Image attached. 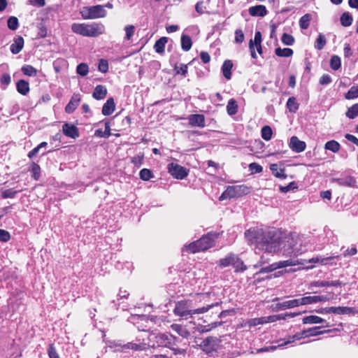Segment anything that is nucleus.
<instances>
[{"label":"nucleus","instance_id":"obj_41","mask_svg":"<svg viewBox=\"0 0 358 358\" xmlns=\"http://www.w3.org/2000/svg\"><path fill=\"white\" fill-rule=\"evenodd\" d=\"M261 134L263 139L269 141L272 138L273 131L269 126H264L261 130Z\"/></svg>","mask_w":358,"mask_h":358},{"label":"nucleus","instance_id":"obj_15","mask_svg":"<svg viewBox=\"0 0 358 358\" xmlns=\"http://www.w3.org/2000/svg\"><path fill=\"white\" fill-rule=\"evenodd\" d=\"M334 313L338 315H347L350 314L352 312V309L349 307H329L326 308L324 309L321 310L319 313Z\"/></svg>","mask_w":358,"mask_h":358},{"label":"nucleus","instance_id":"obj_64","mask_svg":"<svg viewBox=\"0 0 358 358\" xmlns=\"http://www.w3.org/2000/svg\"><path fill=\"white\" fill-rule=\"evenodd\" d=\"M249 169L252 173H261L263 170V168L259 164L253 162L249 164Z\"/></svg>","mask_w":358,"mask_h":358},{"label":"nucleus","instance_id":"obj_22","mask_svg":"<svg viewBox=\"0 0 358 358\" xmlns=\"http://www.w3.org/2000/svg\"><path fill=\"white\" fill-rule=\"evenodd\" d=\"M303 324H323V323H324L325 324L323 325V327H329L328 322H327L322 317L316 316V315H309V316H306V317H303Z\"/></svg>","mask_w":358,"mask_h":358},{"label":"nucleus","instance_id":"obj_49","mask_svg":"<svg viewBox=\"0 0 358 358\" xmlns=\"http://www.w3.org/2000/svg\"><path fill=\"white\" fill-rule=\"evenodd\" d=\"M8 27L14 31L16 30L19 27V22L16 17L11 16L8 18L7 22Z\"/></svg>","mask_w":358,"mask_h":358},{"label":"nucleus","instance_id":"obj_48","mask_svg":"<svg viewBox=\"0 0 358 358\" xmlns=\"http://www.w3.org/2000/svg\"><path fill=\"white\" fill-rule=\"evenodd\" d=\"M76 72L81 76H85L89 72L88 65L85 63H81L77 66Z\"/></svg>","mask_w":358,"mask_h":358},{"label":"nucleus","instance_id":"obj_54","mask_svg":"<svg viewBox=\"0 0 358 358\" xmlns=\"http://www.w3.org/2000/svg\"><path fill=\"white\" fill-rule=\"evenodd\" d=\"M31 172H32L33 178L36 180H38L40 178V173H41V168H40L39 165H38L35 162H33L31 164Z\"/></svg>","mask_w":358,"mask_h":358},{"label":"nucleus","instance_id":"obj_18","mask_svg":"<svg viewBox=\"0 0 358 358\" xmlns=\"http://www.w3.org/2000/svg\"><path fill=\"white\" fill-rule=\"evenodd\" d=\"M62 131L65 136L73 138H76L79 136L78 128L71 124H64L62 126Z\"/></svg>","mask_w":358,"mask_h":358},{"label":"nucleus","instance_id":"obj_19","mask_svg":"<svg viewBox=\"0 0 358 358\" xmlns=\"http://www.w3.org/2000/svg\"><path fill=\"white\" fill-rule=\"evenodd\" d=\"M24 39L20 36H17L14 38L13 43L10 45V52L14 54H18L24 47Z\"/></svg>","mask_w":358,"mask_h":358},{"label":"nucleus","instance_id":"obj_47","mask_svg":"<svg viewBox=\"0 0 358 358\" xmlns=\"http://www.w3.org/2000/svg\"><path fill=\"white\" fill-rule=\"evenodd\" d=\"M334 257H329L327 258L322 257L320 256H317L315 257H313L308 260L309 263H315V264H327L329 260L333 259Z\"/></svg>","mask_w":358,"mask_h":358},{"label":"nucleus","instance_id":"obj_16","mask_svg":"<svg viewBox=\"0 0 358 358\" xmlns=\"http://www.w3.org/2000/svg\"><path fill=\"white\" fill-rule=\"evenodd\" d=\"M306 147L304 141H300L296 136H292L289 141V148L295 152H301Z\"/></svg>","mask_w":358,"mask_h":358},{"label":"nucleus","instance_id":"obj_14","mask_svg":"<svg viewBox=\"0 0 358 358\" xmlns=\"http://www.w3.org/2000/svg\"><path fill=\"white\" fill-rule=\"evenodd\" d=\"M187 120L192 127L203 128L206 126L205 117L201 114H193L188 116Z\"/></svg>","mask_w":358,"mask_h":358},{"label":"nucleus","instance_id":"obj_28","mask_svg":"<svg viewBox=\"0 0 358 358\" xmlns=\"http://www.w3.org/2000/svg\"><path fill=\"white\" fill-rule=\"evenodd\" d=\"M233 67V64L230 60H226L222 64V71L223 76L227 80H229L231 77V69Z\"/></svg>","mask_w":358,"mask_h":358},{"label":"nucleus","instance_id":"obj_4","mask_svg":"<svg viewBox=\"0 0 358 358\" xmlns=\"http://www.w3.org/2000/svg\"><path fill=\"white\" fill-rule=\"evenodd\" d=\"M320 327H315L312 328H309L306 330L301 331L300 332H298L295 334L294 335L292 336H289L286 341H285L283 343L278 344V347L284 346L288 344H290L295 341H299L303 338H307L309 336H316L318 335H321L324 333L330 331L329 330L327 331H320Z\"/></svg>","mask_w":358,"mask_h":358},{"label":"nucleus","instance_id":"obj_62","mask_svg":"<svg viewBox=\"0 0 358 358\" xmlns=\"http://www.w3.org/2000/svg\"><path fill=\"white\" fill-rule=\"evenodd\" d=\"M328 287V280H317L310 283L309 288Z\"/></svg>","mask_w":358,"mask_h":358},{"label":"nucleus","instance_id":"obj_8","mask_svg":"<svg viewBox=\"0 0 358 358\" xmlns=\"http://www.w3.org/2000/svg\"><path fill=\"white\" fill-rule=\"evenodd\" d=\"M108 347L113 348L114 351H123L127 349L138 351L145 350L147 348V344L145 343H136L131 342L122 345L119 342L110 341L108 345Z\"/></svg>","mask_w":358,"mask_h":358},{"label":"nucleus","instance_id":"obj_50","mask_svg":"<svg viewBox=\"0 0 358 358\" xmlns=\"http://www.w3.org/2000/svg\"><path fill=\"white\" fill-rule=\"evenodd\" d=\"M246 324L250 327H255V326H257L259 324H265V319H264V317L250 319L247 321Z\"/></svg>","mask_w":358,"mask_h":358},{"label":"nucleus","instance_id":"obj_7","mask_svg":"<svg viewBox=\"0 0 358 358\" xmlns=\"http://www.w3.org/2000/svg\"><path fill=\"white\" fill-rule=\"evenodd\" d=\"M248 188L245 185L228 186L219 197L220 201L241 196L248 194Z\"/></svg>","mask_w":358,"mask_h":358},{"label":"nucleus","instance_id":"obj_29","mask_svg":"<svg viewBox=\"0 0 358 358\" xmlns=\"http://www.w3.org/2000/svg\"><path fill=\"white\" fill-rule=\"evenodd\" d=\"M168 41V38L166 37H162L159 40H157L155 45L154 49L157 53H162L165 51V45Z\"/></svg>","mask_w":358,"mask_h":358},{"label":"nucleus","instance_id":"obj_21","mask_svg":"<svg viewBox=\"0 0 358 358\" xmlns=\"http://www.w3.org/2000/svg\"><path fill=\"white\" fill-rule=\"evenodd\" d=\"M248 12L252 16L264 17L267 14L266 8L263 5H257L249 8Z\"/></svg>","mask_w":358,"mask_h":358},{"label":"nucleus","instance_id":"obj_23","mask_svg":"<svg viewBox=\"0 0 358 358\" xmlns=\"http://www.w3.org/2000/svg\"><path fill=\"white\" fill-rule=\"evenodd\" d=\"M262 43V34L260 31H257L255 34L254 40H250L249 43V48L251 52V56L252 58H256L257 55L255 51V45H259Z\"/></svg>","mask_w":358,"mask_h":358},{"label":"nucleus","instance_id":"obj_34","mask_svg":"<svg viewBox=\"0 0 358 358\" xmlns=\"http://www.w3.org/2000/svg\"><path fill=\"white\" fill-rule=\"evenodd\" d=\"M353 21L352 16L348 13H343L341 17V24L343 27H349L352 24Z\"/></svg>","mask_w":358,"mask_h":358},{"label":"nucleus","instance_id":"obj_32","mask_svg":"<svg viewBox=\"0 0 358 358\" xmlns=\"http://www.w3.org/2000/svg\"><path fill=\"white\" fill-rule=\"evenodd\" d=\"M340 148H341L340 144L334 140L327 141L324 145L325 150H330L335 153L338 152L339 151Z\"/></svg>","mask_w":358,"mask_h":358},{"label":"nucleus","instance_id":"obj_26","mask_svg":"<svg viewBox=\"0 0 358 358\" xmlns=\"http://www.w3.org/2000/svg\"><path fill=\"white\" fill-rule=\"evenodd\" d=\"M107 94L106 88L101 85H97L93 92L92 96L97 100L103 99Z\"/></svg>","mask_w":358,"mask_h":358},{"label":"nucleus","instance_id":"obj_58","mask_svg":"<svg viewBox=\"0 0 358 358\" xmlns=\"http://www.w3.org/2000/svg\"><path fill=\"white\" fill-rule=\"evenodd\" d=\"M297 188H298V185L295 182H291L287 186H280V190L283 193L288 192L289 191L294 190Z\"/></svg>","mask_w":358,"mask_h":358},{"label":"nucleus","instance_id":"obj_24","mask_svg":"<svg viewBox=\"0 0 358 358\" xmlns=\"http://www.w3.org/2000/svg\"><path fill=\"white\" fill-rule=\"evenodd\" d=\"M270 170L273 175L276 178L281 179H285L287 178L285 168L279 167L277 164H271L270 165Z\"/></svg>","mask_w":358,"mask_h":358},{"label":"nucleus","instance_id":"obj_13","mask_svg":"<svg viewBox=\"0 0 358 358\" xmlns=\"http://www.w3.org/2000/svg\"><path fill=\"white\" fill-rule=\"evenodd\" d=\"M302 306L317 303L320 302H326L331 299V297L327 295L308 296L301 298Z\"/></svg>","mask_w":358,"mask_h":358},{"label":"nucleus","instance_id":"obj_35","mask_svg":"<svg viewBox=\"0 0 358 358\" xmlns=\"http://www.w3.org/2000/svg\"><path fill=\"white\" fill-rule=\"evenodd\" d=\"M312 17L308 13L303 15L299 20V27L302 29H306L310 25Z\"/></svg>","mask_w":358,"mask_h":358},{"label":"nucleus","instance_id":"obj_60","mask_svg":"<svg viewBox=\"0 0 358 358\" xmlns=\"http://www.w3.org/2000/svg\"><path fill=\"white\" fill-rule=\"evenodd\" d=\"M17 192V191L14 190L13 189H6L1 192V196L3 199L13 198Z\"/></svg>","mask_w":358,"mask_h":358},{"label":"nucleus","instance_id":"obj_36","mask_svg":"<svg viewBox=\"0 0 358 358\" xmlns=\"http://www.w3.org/2000/svg\"><path fill=\"white\" fill-rule=\"evenodd\" d=\"M327 43V39L324 34H320L316 38L315 48L318 50H321L324 48Z\"/></svg>","mask_w":358,"mask_h":358},{"label":"nucleus","instance_id":"obj_56","mask_svg":"<svg viewBox=\"0 0 358 358\" xmlns=\"http://www.w3.org/2000/svg\"><path fill=\"white\" fill-rule=\"evenodd\" d=\"M220 324H221L220 322H213L206 326H201L200 328H199L198 330H199V331L202 332V333L208 332V331H210L211 329L216 328L217 327H218Z\"/></svg>","mask_w":358,"mask_h":358},{"label":"nucleus","instance_id":"obj_63","mask_svg":"<svg viewBox=\"0 0 358 358\" xmlns=\"http://www.w3.org/2000/svg\"><path fill=\"white\" fill-rule=\"evenodd\" d=\"M175 70L178 74L185 76L187 73V65L181 64L180 66H176Z\"/></svg>","mask_w":358,"mask_h":358},{"label":"nucleus","instance_id":"obj_43","mask_svg":"<svg viewBox=\"0 0 358 358\" xmlns=\"http://www.w3.org/2000/svg\"><path fill=\"white\" fill-rule=\"evenodd\" d=\"M346 116L350 119H354L358 116V103L348 108L346 112Z\"/></svg>","mask_w":358,"mask_h":358},{"label":"nucleus","instance_id":"obj_31","mask_svg":"<svg viewBox=\"0 0 358 358\" xmlns=\"http://www.w3.org/2000/svg\"><path fill=\"white\" fill-rule=\"evenodd\" d=\"M227 111L229 115H234L237 113L238 104L235 99H231L229 100L227 106Z\"/></svg>","mask_w":358,"mask_h":358},{"label":"nucleus","instance_id":"obj_44","mask_svg":"<svg viewBox=\"0 0 358 358\" xmlns=\"http://www.w3.org/2000/svg\"><path fill=\"white\" fill-rule=\"evenodd\" d=\"M341 58L337 55H333L330 59L331 68L333 70L336 71L341 67Z\"/></svg>","mask_w":358,"mask_h":358},{"label":"nucleus","instance_id":"obj_3","mask_svg":"<svg viewBox=\"0 0 358 358\" xmlns=\"http://www.w3.org/2000/svg\"><path fill=\"white\" fill-rule=\"evenodd\" d=\"M73 33L86 37H97L104 33L105 27L101 23H73L71 24Z\"/></svg>","mask_w":358,"mask_h":358},{"label":"nucleus","instance_id":"obj_9","mask_svg":"<svg viewBox=\"0 0 358 358\" xmlns=\"http://www.w3.org/2000/svg\"><path fill=\"white\" fill-rule=\"evenodd\" d=\"M218 237V234L216 233H209L205 236H203L199 241L200 249L202 251L206 250L212 248L215 244V239Z\"/></svg>","mask_w":358,"mask_h":358},{"label":"nucleus","instance_id":"obj_55","mask_svg":"<svg viewBox=\"0 0 358 358\" xmlns=\"http://www.w3.org/2000/svg\"><path fill=\"white\" fill-rule=\"evenodd\" d=\"M210 0H206V2L203 1H199L195 6L196 11L199 14H203L206 9L205 3H209Z\"/></svg>","mask_w":358,"mask_h":358},{"label":"nucleus","instance_id":"obj_17","mask_svg":"<svg viewBox=\"0 0 358 358\" xmlns=\"http://www.w3.org/2000/svg\"><path fill=\"white\" fill-rule=\"evenodd\" d=\"M299 306H302L301 298L285 301L276 304L277 308L280 310L293 308Z\"/></svg>","mask_w":358,"mask_h":358},{"label":"nucleus","instance_id":"obj_5","mask_svg":"<svg viewBox=\"0 0 358 358\" xmlns=\"http://www.w3.org/2000/svg\"><path fill=\"white\" fill-rule=\"evenodd\" d=\"M80 13L85 20L96 19L106 17L107 12L103 5L84 6Z\"/></svg>","mask_w":358,"mask_h":358},{"label":"nucleus","instance_id":"obj_20","mask_svg":"<svg viewBox=\"0 0 358 358\" xmlns=\"http://www.w3.org/2000/svg\"><path fill=\"white\" fill-rule=\"evenodd\" d=\"M80 102V94H73L65 108V111L67 113H73L76 108L78 106L79 103Z\"/></svg>","mask_w":358,"mask_h":358},{"label":"nucleus","instance_id":"obj_42","mask_svg":"<svg viewBox=\"0 0 358 358\" xmlns=\"http://www.w3.org/2000/svg\"><path fill=\"white\" fill-rule=\"evenodd\" d=\"M199 241H194L188 245L185 246V249L192 253H196L202 251L200 249Z\"/></svg>","mask_w":358,"mask_h":358},{"label":"nucleus","instance_id":"obj_61","mask_svg":"<svg viewBox=\"0 0 358 358\" xmlns=\"http://www.w3.org/2000/svg\"><path fill=\"white\" fill-rule=\"evenodd\" d=\"M98 69L101 73H106L108 71V63L107 60L103 59H100Z\"/></svg>","mask_w":358,"mask_h":358},{"label":"nucleus","instance_id":"obj_51","mask_svg":"<svg viewBox=\"0 0 358 358\" xmlns=\"http://www.w3.org/2000/svg\"><path fill=\"white\" fill-rule=\"evenodd\" d=\"M140 178L143 180L148 181L153 177V175L150 170L148 169H143L140 171Z\"/></svg>","mask_w":358,"mask_h":358},{"label":"nucleus","instance_id":"obj_38","mask_svg":"<svg viewBox=\"0 0 358 358\" xmlns=\"http://www.w3.org/2000/svg\"><path fill=\"white\" fill-rule=\"evenodd\" d=\"M235 259L234 254H229L223 259H220L219 265L222 267H227L233 264L234 259Z\"/></svg>","mask_w":358,"mask_h":358},{"label":"nucleus","instance_id":"obj_37","mask_svg":"<svg viewBox=\"0 0 358 358\" xmlns=\"http://www.w3.org/2000/svg\"><path fill=\"white\" fill-rule=\"evenodd\" d=\"M275 53L278 57H289L293 55V50L288 48H278L275 50Z\"/></svg>","mask_w":358,"mask_h":358},{"label":"nucleus","instance_id":"obj_25","mask_svg":"<svg viewBox=\"0 0 358 358\" xmlns=\"http://www.w3.org/2000/svg\"><path fill=\"white\" fill-rule=\"evenodd\" d=\"M115 108V104L113 98H109L107 99L106 102L103 104L102 108V114L103 115H111Z\"/></svg>","mask_w":358,"mask_h":358},{"label":"nucleus","instance_id":"obj_45","mask_svg":"<svg viewBox=\"0 0 358 358\" xmlns=\"http://www.w3.org/2000/svg\"><path fill=\"white\" fill-rule=\"evenodd\" d=\"M22 73L29 76H36L37 70L31 65H25L22 67Z\"/></svg>","mask_w":358,"mask_h":358},{"label":"nucleus","instance_id":"obj_40","mask_svg":"<svg viewBox=\"0 0 358 358\" xmlns=\"http://www.w3.org/2000/svg\"><path fill=\"white\" fill-rule=\"evenodd\" d=\"M287 108L291 113H295L299 108V103L294 97H289L287 102Z\"/></svg>","mask_w":358,"mask_h":358},{"label":"nucleus","instance_id":"obj_33","mask_svg":"<svg viewBox=\"0 0 358 358\" xmlns=\"http://www.w3.org/2000/svg\"><path fill=\"white\" fill-rule=\"evenodd\" d=\"M192 45L191 38L187 35H182L181 37V47L185 51H188L191 49Z\"/></svg>","mask_w":358,"mask_h":358},{"label":"nucleus","instance_id":"obj_30","mask_svg":"<svg viewBox=\"0 0 358 358\" xmlns=\"http://www.w3.org/2000/svg\"><path fill=\"white\" fill-rule=\"evenodd\" d=\"M17 90L20 94L26 95L29 92V83L24 80H19L17 83Z\"/></svg>","mask_w":358,"mask_h":358},{"label":"nucleus","instance_id":"obj_57","mask_svg":"<svg viewBox=\"0 0 358 358\" xmlns=\"http://www.w3.org/2000/svg\"><path fill=\"white\" fill-rule=\"evenodd\" d=\"M124 31L126 34L125 39L129 41L134 34L135 27L133 25H127L124 27Z\"/></svg>","mask_w":358,"mask_h":358},{"label":"nucleus","instance_id":"obj_46","mask_svg":"<svg viewBox=\"0 0 358 358\" xmlns=\"http://www.w3.org/2000/svg\"><path fill=\"white\" fill-rule=\"evenodd\" d=\"M358 97V85L352 86L345 94L346 99H353Z\"/></svg>","mask_w":358,"mask_h":358},{"label":"nucleus","instance_id":"obj_10","mask_svg":"<svg viewBox=\"0 0 358 358\" xmlns=\"http://www.w3.org/2000/svg\"><path fill=\"white\" fill-rule=\"evenodd\" d=\"M169 173L177 179H183L187 176L185 168L176 163H171L168 165Z\"/></svg>","mask_w":358,"mask_h":358},{"label":"nucleus","instance_id":"obj_53","mask_svg":"<svg viewBox=\"0 0 358 358\" xmlns=\"http://www.w3.org/2000/svg\"><path fill=\"white\" fill-rule=\"evenodd\" d=\"M283 44L286 45H292L294 43V38L288 34H283L281 38Z\"/></svg>","mask_w":358,"mask_h":358},{"label":"nucleus","instance_id":"obj_2","mask_svg":"<svg viewBox=\"0 0 358 358\" xmlns=\"http://www.w3.org/2000/svg\"><path fill=\"white\" fill-rule=\"evenodd\" d=\"M217 305V303H212L206 306L193 309L192 308L190 302L188 301H180L176 303L173 313L176 315L180 317L184 320H187L189 318H192L194 315L205 313Z\"/></svg>","mask_w":358,"mask_h":358},{"label":"nucleus","instance_id":"obj_27","mask_svg":"<svg viewBox=\"0 0 358 358\" xmlns=\"http://www.w3.org/2000/svg\"><path fill=\"white\" fill-rule=\"evenodd\" d=\"M171 328L183 338H187L190 335L189 331L180 324H173Z\"/></svg>","mask_w":358,"mask_h":358},{"label":"nucleus","instance_id":"obj_59","mask_svg":"<svg viewBox=\"0 0 358 358\" xmlns=\"http://www.w3.org/2000/svg\"><path fill=\"white\" fill-rule=\"evenodd\" d=\"M144 155L143 153H139L136 156H134L131 158V162L137 167H139L141 166L143 161Z\"/></svg>","mask_w":358,"mask_h":358},{"label":"nucleus","instance_id":"obj_6","mask_svg":"<svg viewBox=\"0 0 358 358\" xmlns=\"http://www.w3.org/2000/svg\"><path fill=\"white\" fill-rule=\"evenodd\" d=\"M176 337L168 334H152L149 336V340L153 343L148 344L149 346H162L169 348Z\"/></svg>","mask_w":358,"mask_h":358},{"label":"nucleus","instance_id":"obj_39","mask_svg":"<svg viewBox=\"0 0 358 358\" xmlns=\"http://www.w3.org/2000/svg\"><path fill=\"white\" fill-rule=\"evenodd\" d=\"M232 266L235 268L236 272L244 271L247 268L243 262L236 255Z\"/></svg>","mask_w":358,"mask_h":358},{"label":"nucleus","instance_id":"obj_52","mask_svg":"<svg viewBox=\"0 0 358 358\" xmlns=\"http://www.w3.org/2000/svg\"><path fill=\"white\" fill-rule=\"evenodd\" d=\"M48 143L46 142H42L38 146H36V148H34L33 150H31L29 153H28V157L31 159L32 157H34V156H36L39 150L41 149V148H44L47 146Z\"/></svg>","mask_w":358,"mask_h":358},{"label":"nucleus","instance_id":"obj_12","mask_svg":"<svg viewBox=\"0 0 358 358\" xmlns=\"http://www.w3.org/2000/svg\"><path fill=\"white\" fill-rule=\"evenodd\" d=\"M332 182H335L340 186L353 187L355 186L356 180L354 177L348 175L341 176L337 178H332Z\"/></svg>","mask_w":358,"mask_h":358},{"label":"nucleus","instance_id":"obj_11","mask_svg":"<svg viewBox=\"0 0 358 358\" xmlns=\"http://www.w3.org/2000/svg\"><path fill=\"white\" fill-rule=\"evenodd\" d=\"M220 340L217 337L210 336L203 341L201 347L203 350L209 353L218 349Z\"/></svg>","mask_w":358,"mask_h":358},{"label":"nucleus","instance_id":"obj_1","mask_svg":"<svg viewBox=\"0 0 358 358\" xmlns=\"http://www.w3.org/2000/svg\"><path fill=\"white\" fill-rule=\"evenodd\" d=\"M245 237L249 245L257 250L268 253L282 252L283 256L292 258L275 262L277 268L296 265H303L305 260L296 259L294 257L303 252L297 244L301 242V237L296 234H283L280 231L269 227L250 228L245 231Z\"/></svg>","mask_w":358,"mask_h":358}]
</instances>
